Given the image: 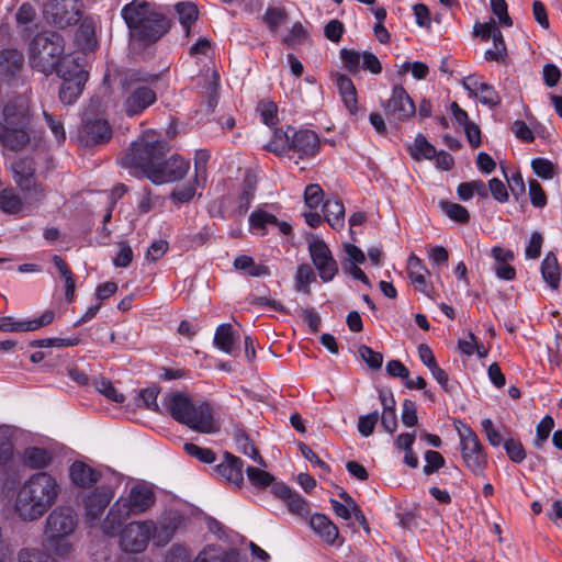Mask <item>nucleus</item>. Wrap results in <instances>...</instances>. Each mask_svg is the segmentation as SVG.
Segmentation results:
<instances>
[{
	"label": "nucleus",
	"mask_w": 562,
	"mask_h": 562,
	"mask_svg": "<svg viewBox=\"0 0 562 562\" xmlns=\"http://www.w3.org/2000/svg\"><path fill=\"white\" fill-rule=\"evenodd\" d=\"M165 150L166 144L162 140L142 136L132 143L124 160L127 166L143 172L144 176H154Z\"/></svg>",
	"instance_id": "6e6552de"
},
{
	"label": "nucleus",
	"mask_w": 562,
	"mask_h": 562,
	"mask_svg": "<svg viewBox=\"0 0 562 562\" xmlns=\"http://www.w3.org/2000/svg\"><path fill=\"white\" fill-rule=\"evenodd\" d=\"M324 192L318 184H310L305 188L304 200L310 209H316L323 201Z\"/></svg>",
	"instance_id": "69168bd1"
},
{
	"label": "nucleus",
	"mask_w": 562,
	"mask_h": 562,
	"mask_svg": "<svg viewBox=\"0 0 562 562\" xmlns=\"http://www.w3.org/2000/svg\"><path fill=\"white\" fill-rule=\"evenodd\" d=\"M63 79L59 89V100L66 105H70L80 97L89 75L83 67L75 59L64 60L58 68L57 74Z\"/></svg>",
	"instance_id": "9d476101"
},
{
	"label": "nucleus",
	"mask_w": 562,
	"mask_h": 562,
	"mask_svg": "<svg viewBox=\"0 0 562 562\" xmlns=\"http://www.w3.org/2000/svg\"><path fill=\"white\" fill-rule=\"evenodd\" d=\"M175 8L178 13L179 21L188 35L191 24H193L198 19V8L194 3L187 1L178 2Z\"/></svg>",
	"instance_id": "c9c22d12"
},
{
	"label": "nucleus",
	"mask_w": 562,
	"mask_h": 562,
	"mask_svg": "<svg viewBox=\"0 0 562 562\" xmlns=\"http://www.w3.org/2000/svg\"><path fill=\"white\" fill-rule=\"evenodd\" d=\"M155 503L153 491L143 484L133 485L125 496H121L110 507L100 528L106 536L117 535L122 524L131 516L146 512Z\"/></svg>",
	"instance_id": "39448f33"
},
{
	"label": "nucleus",
	"mask_w": 562,
	"mask_h": 562,
	"mask_svg": "<svg viewBox=\"0 0 562 562\" xmlns=\"http://www.w3.org/2000/svg\"><path fill=\"white\" fill-rule=\"evenodd\" d=\"M165 562H190V553L186 547L173 544L168 550Z\"/></svg>",
	"instance_id": "774afa93"
},
{
	"label": "nucleus",
	"mask_w": 562,
	"mask_h": 562,
	"mask_svg": "<svg viewBox=\"0 0 562 562\" xmlns=\"http://www.w3.org/2000/svg\"><path fill=\"white\" fill-rule=\"evenodd\" d=\"M315 273L312 267L307 263L300 265L295 273V288L299 292L304 294L311 293V283L315 281Z\"/></svg>",
	"instance_id": "58836bf2"
},
{
	"label": "nucleus",
	"mask_w": 562,
	"mask_h": 562,
	"mask_svg": "<svg viewBox=\"0 0 562 562\" xmlns=\"http://www.w3.org/2000/svg\"><path fill=\"white\" fill-rule=\"evenodd\" d=\"M340 58L348 71L357 72L361 67L363 52L360 53L353 49L342 48L340 49Z\"/></svg>",
	"instance_id": "603ef678"
},
{
	"label": "nucleus",
	"mask_w": 562,
	"mask_h": 562,
	"mask_svg": "<svg viewBox=\"0 0 562 562\" xmlns=\"http://www.w3.org/2000/svg\"><path fill=\"white\" fill-rule=\"evenodd\" d=\"M64 49V41L58 33H40L29 45L30 65L34 70L46 76L54 71L58 74V68L63 64L60 60Z\"/></svg>",
	"instance_id": "423d86ee"
},
{
	"label": "nucleus",
	"mask_w": 562,
	"mask_h": 562,
	"mask_svg": "<svg viewBox=\"0 0 562 562\" xmlns=\"http://www.w3.org/2000/svg\"><path fill=\"white\" fill-rule=\"evenodd\" d=\"M158 394L159 391L157 387H147L139 392V400L143 402L146 408L156 413H161V409L157 403Z\"/></svg>",
	"instance_id": "338daca9"
},
{
	"label": "nucleus",
	"mask_w": 562,
	"mask_h": 562,
	"mask_svg": "<svg viewBox=\"0 0 562 562\" xmlns=\"http://www.w3.org/2000/svg\"><path fill=\"white\" fill-rule=\"evenodd\" d=\"M462 460L474 475H483L487 465V454L473 429L467 425L457 427Z\"/></svg>",
	"instance_id": "1a4fd4ad"
},
{
	"label": "nucleus",
	"mask_w": 562,
	"mask_h": 562,
	"mask_svg": "<svg viewBox=\"0 0 562 562\" xmlns=\"http://www.w3.org/2000/svg\"><path fill=\"white\" fill-rule=\"evenodd\" d=\"M193 562H234V554L215 546L203 548Z\"/></svg>",
	"instance_id": "72a5a7b5"
},
{
	"label": "nucleus",
	"mask_w": 562,
	"mask_h": 562,
	"mask_svg": "<svg viewBox=\"0 0 562 562\" xmlns=\"http://www.w3.org/2000/svg\"><path fill=\"white\" fill-rule=\"evenodd\" d=\"M379 420V413L376 411L362 415L358 420V430L363 437H369L373 434L374 427Z\"/></svg>",
	"instance_id": "680f3d73"
},
{
	"label": "nucleus",
	"mask_w": 562,
	"mask_h": 562,
	"mask_svg": "<svg viewBox=\"0 0 562 562\" xmlns=\"http://www.w3.org/2000/svg\"><path fill=\"white\" fill-rule=\"evenodd\" d=\"M541 274L551 289L557 290L560 284V269L553 255H547L541 262Z\"/></svg>",
	"instance_id": "473e14b6"
},
{
	"label": "nucleus",
	"mask_w": 562,
	"mask_h": 562,
	"mask_svg": "<svg viewBox=\"0 0 562 562\" xmlns=\"http://www.w3.org/2000/svg\"><path fill=\"white\" fill-rule=\"evenodd\" d=\"M269 151H273L279 156H288L291 154V132L274 130L269 143L265 146Z\"/></svg>",
	"instance_id": "7c9ffc66"
},
{
	"label": "nucleus",
	"mask_w": 562,
	"mask_h": 562,
	"mask_svg": "<svg viewBox=\"0 0 562 562\" xmlns=\"http://www.w3.org/2000/svg\"><path fill=\"white\" fill-rule=\"evenodd\" d=\"M285 13L283 10L278 8H268L263 21L267 23L271 32L276 33L279 26L283 23Z\"/></svg>",
	"instance_id": "0e129e2a"
},
{
	"label": "nucleus",
	"mask_w": 562,
	"mask_h": 562,
	"mask_svg": "<svg viewBox=\"0 0 562 562\" xmlns=\"http://www.w3.org/2000/svg\"><path fill=\"white\" fill-rule=\"evenodd\" d=\"M54 318L55 313L52 310H47L42 315L31 319L16 321L8 316L0 319V330L9 333L33 331L49 325Z\"/></svg>",
	"instance_id": "6ab92c4d"
},
{
	"label": "nucleus",
	"mask_w": 562,
	"mask_h": 562,
	"mask_svg": "<svg viewBox=\"0 0 562 562\" xmlns=\"http://www.w3.org/2000/svg\"><path fill=\"white\" fill-rule=\"evenodd\" d=\"M235 441H236L238 451L243 452L245 456L249 457L255 462L265 465L262 458L260 457L257 448L250 441L248 436H246L241 431H238L235 436Z\"/></svg>",
	"instance_id": "a18cd8bd"
},
{
	"label": "nucleus",
	"mask_w": 562,
	"mask_h": 562,
	"mask_svg": "<svg viewBox=\"0 0 562 562\" xmlns=\"http://www.w3.org/2000/svg\"><path fill=\"white\" fill-rule=\"evenodd\" d=\"M271 224L277 225L278 220L274 215L265 211H255L249 216L250 229L259 231L261 235L265 234L266 227Z\"/></svg>",
	"instance_id": "c03bdc74"
},
{
	"label": "nucleus",
	"mask_w": 562,
	"mask_h": 562,
	"mask_svg": "<svg viewBox=\"0 0 562 562\" xmlns=\"http://www.w3.org/2000/svg\"><path fill=\"white\" fill-rule=\"evenodd\" d=\"M477 100L490 108H496L501 104V97L495 88L488 83H484L482 90L479 92V95H475Z\"/></svg>",
	"instance_id": "bf43d9fd"
},
{
	"label": "nucleus",
	"mask_w": 562,
	"mask_h": 562,
	"mask_svg": "<svg viewBox=\"0 0 562 562\" xmlns=\"http://www.w3.org/2000/svg\"><path fill=\"white\" fill-rule=\"evenodd\" d=\"M16 562H56L48 552L35 547H23L16 552Z\"/></svg>",
	"instance_id": "e433bc0d"
},
{
	"label": "nucleus",
	"mask_w": 562,
	"mask_h": 562,
	"mask_svg": "<svg viewBox=\"0 0 562 562\" xmlns=\"http://www.w3.org/2000/svg\"><path fill=\"white\" fill-rule=\"evenodd\" d=\"M236 336L231 324H221L214 334V345L221 351L233 355L235 351Z\"/></svg>",
	"instance_id": "c85d7f7f"
},
{
	"label": "nucleus",
	"mask_w": 562,
	"mask_h": 562,
	"mask_svg": "<svg viewBox=\"0 0 562 562\" xmlns=\"http://www.w3.org/2000/svg\"><path fill=\"white\" fill-rule=\"evenodd\" d=\"M426 464L423 468L425 475H430L441 469L446 461L445 458L435 450H427L425 452Z\"/></svg>",
	"instance_id": "4d7b16f0"
},
{
	"label": "nucleus",
	"mask_w": 562,
	"mask_h": 562,
	"mask_svg": "<svg viewBox=\"0 0 562 562\" xmlns=\"http://www.w3.org/2000/svg\"><path fill=\"white\" fill-rule=\"evenodd\" d=\"M493 47L485 52V59L491 61H503L507 56V49L501 31H496V35L492 37Z\"/></svg>",
	"instance_id": "49530a36"
},
{
	"label": "nucleus",
	"mask_w": 562,
	"mask_h": 562,
	"mask_svg": "<svg viewBox=\"0 0 562 562\" xmlns=\"http://www.w3.org/2000/svg\"><path fill=\"white\" fill-rule=\"evenodd\" d=\"M286 507L293 515L305 517L310 513L307 502L297 493H293L286 501Z\"/></svg>",
	"instance_id": "6e6d98bb"
},
{
	"label": "nucleus",
	"mask_w": 562,
	"mask_h": 562,
	"mask_svg": "<svg viewBox=\"0 0 562 562\" xmlns=\"http://www.w3.org/2000/svg\"><path fill=\"white\" fill-rule=\"evenodd\" d=\"M554 426V420L551 416H544L537 425V435L535 439V446L541 448L542 445L549 438V435Z\"/></svg>",
	"instance_id": "052dcab7"
},
{
	"label": "nucleus",
	"mask_w": 562,
	"mask_h": 562,
	"mask_svg": "<svg viewBox=\"0 0 562 562\" xmlns=\"http://www.w3.org/2000/svg\"><path fill=\"white\" fill-rule=\"evenodd\" d=\"M193 400L184 393L173 392L168 393L162 398V406L167 414L180 424L189 422V409Z\"/></svg>",
	"instance_id": "aec40b11"
},
{
	"label": "nucleus",
	"mask_w": 562,
	"mask_h": 562,
	"mask_svg": "<svg viewBox=\"0 0 562 562\" xmlns=\"http://www.w3.org/2000/svg\"><path fill=\"white\" fill-rule=\"evenodd\" d=\"M407 273L415 289L428 295L429 291L426 279L429 276V271L422 259L411 255L407 260Z\"/></svg>",
	"instance_id": "5701e85b"
},
{
	"label": "nucleus",
	"mask_w": 562,
	"mask_h": 562,
	"mask_svg": "<svg viewBox=\"0 0 562 562\" xmlns=\"http://www.w3.org/2000/svg\"><path fill=\"white\" fill-rule=\"evenodd\" d=\"M411 155L416 158L432 159L436 155V148L422 134H418L412 146H409Z\"/></svg>",
	"instance_id": "a19ab883"
},
{
	"label": "nucleus",
	"mask_w": 562,
	"mask_h": 562,
	"mask_svg": "<svg viewBox=\"0 0 562 562\" xmlns=\"http://www.w3.org/2000/svg\"><path fill=\"white\" fill-rule=\"evenodd\" d=\"M43 116L47 127L49 128L55 142L61 145L66 140V130L60 116H56L47 111H43Z\"/></svg>",
	"instance_id": "79ce46f5"
},
{
	"label": "nucleus",
	"mask_w": 562,
	"mask_h": 562,
	"mask_svg": "<svg viewBox=\"0 0 562 562\" xmlns=\"http://www.w3.org/2000/svg\"><path fill=\"white\" fill-rule=\"evenodd\" d=\"M216 473L236 487L244 483L243 461L229 452L224 453L223 461L215 467Z\"/></svg>",
	"instance_id": "412c9836"
},
{
	"label": "nucleus",
	"mask_w": 562,
	"mask_h": 562,
	"mask_svg": "<svg viewBox=\"0 0 562 562\" xmlns=\"http://www.w3.org/2000/svg\"><path fill=\"white\" fill-rule=\"evenodd\" d=\"M94 387L95 390L104 395L108 400L115 402V403H123L125 400V396L123 393L119 392L111 381L104 378H99L94 380Z\"/></svg>",
	"instance_id": "de8ad7c7"
},
{
	"label": "nucleus",
	"mask_w": 562,
	"mask_h": 562,
	"mask_svg": "<svg viewBox=\"0 0 562 562\" xmlns=\"http://www.w3.org/2000/svg\"><path fill=\"white\" fill-rule=\"evenodd\" d=\"M121 15L126 23L131 38L149 44L168 31V22L155 5L146 0H133L125 4Z\"/></svg>",
	"instance_id": "7ed1b4c3"
},
{
	"label": "nucleus",
	"mask_w": 562,
	"mask_h": 562,
	"mask_svg": "<svg viewBox=\"0 0 562 562\" xmlns=\"http://www.w3.org/2000/svg\"><path fill=\"white\" fill-rule=\"evenodd\" d=\"M71 482L79 487L89 488L97 484L101 477L98 470L92 469L88 464L76 461L69 469Z\"/></svg>",
	"instance_id": "4be33fe9"
},
{
	"label": "nucleus",
	"mask_w": 562,
	"mask_h": 562,
	"mask_svg": "<svg viewBox=\"0 0 562 562\" xmlns=\"http://www.w3.org/2000/svg\"><path fill=\"white\" fill-rule=\"evenodd\" d=\"M289 132H291V154L289 159H294L295 156L297 158L313 157L318 153L321 143L318 135L314 131H296L289 126Z\"/></svg>",
	"instance_id": "f3484780"
},
{
	"label": "nucleus",
	"mask_w": 562,
	"mask_h": 562,
	"mask_svg": "<svg viewBox=\"0 0 562 562\" xmlns=\"http://www.w3.org/2000/svg\"><path fill=\"white\" fill-rule=\"evenodd\" d=\"M14 429L7 425L0 426V465L7 464L14 454Z\"/></svg>",
	"instance_id": "2f4dec72"
},
{
	"label": "nucleus",
	"mask_w": 562,
	"mask_h": 562,
	"mask_svg": "<svg viewBox=\"0 0 562 562\" xmlns=\"http://www.w3.org/2000/svg\"><path fill=\"white\" fill-rule=\"evenodd\" d=\"M530 166L536 176H557L559 173L558 167L547 158H535Z\"/></svg>",
	"instance_id": "13d9d810"
},
{
	"label": "nucleus",
	"mask_w": 562,
	"mask_h": 562,
	"mask_svg": "<svg viewBox=\"0 0 562 562\" xmlns=\"http://www.w3.org/2000/svg\"><path fill=\"white\" fill-rule=\"evenodd\" d=\"M189 170V160L179 155H172L166 160L160 159L154 176H187Z\"/></svg>",
	"instance_id": "393cba45"
},
{
	"label": "nucleus",
	"mask_w": 562,
	"mask_h": 562,
	"mask_svg": "<svg viewBox=\"0 0 562 562\" xmlns=\"http://www.w3.org/2000/svg\"><path fill=\"white\" fill-rule=\"evenodd\" d=\"M384 111L390 121L401 122L412 116L415 104L402 86H394L391 98L384 104Z\"/></svg>",
	"instance_id": "dca6fc26"
},
{
	"label": "nucleus",
	"mask_w": 562,
	"mask_h": 562,
	"mask_svg": "<svg viewBox=\"0 0 562 562\" xmlns=\"http://www.w3.org/2000/svg\"><path fill=\"white\" fill-rule=\"evenodd\" d=\"M78 527V516L69 506H57L44 522V541L49 551L59 558L68 557L75 549L72 537Z\"/></svg>",
	"instance_id": "20e7f679"
},
{
	"label": "nucleus",
	"mask_w": 562,
	"mask_h": 562,
	"mask_svg": "<svg viewBox=\"0 0 562 562\" xmlns=\"http://www.w3.org/2000/svg\"><path fill=\"white\" fill-rule=\"evenodd\" d=\"M192 178L187 183L177 184L171 193L175 203L189 202L195 194V180Z\"/></svg>",
	"instance_id": "8fccbe9b"
},
{
	"label": "nucleus",
	"mask_w": 562,
	"mask_h": 562,
	"mask_svg": "<svg viewBox=\"0 0 562 562\" xmlns=\"http://www.w3.org/2000/svg\"><path fill=\"white\" fill-rule=\"evenodd\" d=\"M0 81L20 91L9 98L3 108V121L0 123V142L10 149L19 150L30 142V87L24 76V56L15 48L0 50Z\"/></svg>",
	"instance_id": "f257e3e1"
},
{
	"label": "nucleus",
	"mask_w": 562,
	"mask_h": 562,
	"mask_svg": "<svg viewBox=\"0 0 562 562\" xmlns=\"http://www.w3.org/2000/svg\"><path fill=\"white\" fill-rule=\"evenodd\" d=\"M439 206L443 214L454 222L468 223L470 220V213L468 210L458 203L441 200L439 202Z\"/></svg>",
	"instance_id": "4c0bfd02"
},
{
	"label": "nucleus",
	"mask_w": 562,
	"mask_h": 562,
	"mask_svg": "<svg viewBox=\"0 0 562 562\" xmlns=\"http://www.w3.org/2000/svg\"><path fill=\"white\" fill-rule=\"evenodd\" d=\"M43 13L46 20L58 27L76 24L80 20V0H50L45 3Z\"/></svg>",
	"instance_id": "f8f14e48"
},
{
	"label": "nucleus",
	"mask_w": 562,
	"mask_h": 562,
	"mask_svg": "<svg viewBox=\"0 0 562 562\" xmlns=\"http://www.w3.org/2000/svg\"><path fill=\"white\" fill-rule=\"evenodd\" d=\"M340 497L345 501V504H341L336 499L330 501L335 514L345 520H349L353 515L358 521H364V516L352 498L345 492L340 494Z\"/></svg>",
	"instance_id": "bb28decb"
},
{
	"label": "nucleus",
	"mask_w": 562,
	"mask_h": 562,
	"mask_svg": "<svg viewBox=\"0 0 562 562\" xmlns=\"http://www.w3.org/2000/svg\"><path fill=\"white\" fill-rule=\"evenodd\" d=\"M189 422L183 425L201 434H214L218 430L217 423L214 419L212 408L207 402L193 401L189 409Z\"/></svg>",
	"instance_id": "4468645a"
},
{
	"label": "nucleus",
	"mask_w": 562,
	"mask_h": 562,
	"mask_svg": "<svg viewBox=\"0 0 562 562\" xmlns=\"http://www.w3.org/2000/svg\"><path fill=\"white\" fill-rule=\"evenodd\" d=\"M156 100V92L144 83H131L124 89V110L130 117L139 115Z\"/></svg>",
	"instance_id": "ddd939ff"
},
{
	"label": "nucleus",
	"mask_w": 562,
	"mask_h": 562,
	"mask_svg": "<svg viewBox=\"0 0 562 562\" xmlns=\"http://www.w3.org/2000/svg\"><path fill=\"white\" fill-rule=\"evenodd\" d=\"M457 194L463 202L471 200L475 194L486 196V190L481 181L462 182L457 188Z\"/></svg>",
	"instance_id": "37998d69"
},
{
	"label": "nucleus",
	"mask_w": 562,
	"mask_h": 562,
	"mask_svg": "<svg viewBox=\"0 0 562 562\" xmlns=\"http://www.w3.org/2000/svg\"><path fill=\"white\" fill-rule=\"evenodd\" d=\"M325 220L334 229H341L345 225V207L337 199H327L323 206Z\"/></svg>",
	"instance_id": "a878e982"
},
{
	"label": "nucleus",
	"mask_w": 562,
	"mask_h": 562,
	"mask_svg": "<svg viewBox=\"0 0 562 562\" xmlns=\"http://www.w3.org/2000/svg\"><path fill=\"white\" fill-rule=\"evenodd\" d=\"M508 458L515 463H521L526 458L522 443L519 440L509 438L503 442Z\"/></svg>",
	"instance_id": "864d4df0"
},
{
	"label": "nucleus",
	"mask_w": 562,
	"mask_h": 562,
	"mask_svg": "<svg viewBox=\"0 0 562 562\" xmlns=\"http://www.w3.org/2000/svg\"><path fill=\"white\" fill-rule=\"evenodd\" d=\"M172 536L173 529L168 527L157 529L151 520L132 521L120 532V547L125 552L139 553L147 548L150 539L157 546H165Z\"/></svg>",
	"instance_id": "0eeeda50"
},
{
	"label": "nucleus",
	"mask_w": 562,
	"mask_h": 562,
	"mask_svg": "<svg viewBox=\"0 0 562 562\" xmlns=\"http://www.w3.org/2000/svg\"><path fill=\"white\" fill-rule=\"evenodd\" d=\"M112 137V128L104 119H85L78 133V142L82 146L91 147L106 143Z\"/></svg>",
	"instance_id": "2eb2a0df"
},
{
	"label": "nucleus",
	"mask_w": 562,
	"mask_h": 562,
	"mask_svg": "<svg viewBox=\"0 0 562 562\" xmlns=\"http://www.w3.org/2000/svg\"><path fill=\"white\" fill-rule=\"evenodd\" d=\"M233 266L236 270L244 271L249 277L260 278L270 274L267 266L255 262L254 258L247 255L237 256Z\"/></svg>",
	"instance_id": "cd10ccee"
},
{
	"label": "nucleus",
	"mask_w": 562,
	"mask_h": 562,
	"mask_svg": "<svg viewBox=\"0 0 562 562\" xmlns=\"http://www.w3.org/2000/svg\"><path fill=\"white\" fill-rule=\"evenodd\" d=\"M7 164L13 176H35L37 172L35 162L31 157L13 156L8 158Z\"/></svg>",
	"instance_id": "f704fd0d"
},
{
	"label": "nucleus",
	"mask_w": 562,
	"mask_h": 562,
	"mask_svg": "<svg viewBox=\"0 0 562 562\" xmlns=\"http://www.w3.org/2000/svg\"><path fill=\"white\" fill-rule=\"evenodd\" d=\"M310 526L326 543L334 544L339 536L336 525L323 514L312 515Z\"/></svg>",
	"instance_id": "b1692460"
},
{
	"label": "nucleus",
	"mask_w": 562,
	"mask_h": 562,
	"mask_svg": "<svg viewBox=\"0 0 562 562\" xmlns=\"http://www.w3.org/2000/svg\"><path fill=\"white\" fill-rule=\"evenodd\" d=\"M36 19V11L30 3H23L15 13L16 23L25 31L31 30Z\"/></svg>",
	"instance_id": "3c124183"
},
{
	"label": "nucleus",
	"mask_w": 562,
	"mask_h": 562,
	"mask_svg": "<svg viewBox=\"0 0 562 562\" xmlns=\"http://www.w3.org/2000/svg\"><path fill=\"white\" fill-rule=\"evenodd\" d=\"M183 449L189 456L204 463H213L216 459L215 453L210 448H202L194 443L187 442Z\"/></svg>",
	"instance_id": "5fc2aeb1"
},
{
	"label": "nucleus",
	"mask_w": 562,
	"mask_h": 562,
	"mask_svg": "<svg viewBox=\"0 0 562 562\" xmlns=\"http://www.w3.org/2000/svg\"><path fill=\"white\" fill-rule=\"evenodd\" d=\"M308 254L316 268L319 278L324 282L331 281L338 273V263L335 260L328 245L318 236L307 238Z\"/></svg>",
	"instance_id": "9b49d317"
},
{
	"label": "nucleus",
	"mask_w": 562,
	"mask_h": 562,
	"mask_svg": "<svg viewBox=\"0 0 562 562\" xmlns=\"http://www.w3.org/2000/svg\"><path fill=\"white\" fill-rule=\"evenodd\" d=\"M249 482L257 488H266L272 484L274 477L265 470L255 467L246 469Z\"/></svg>",
	"instance_id": "09e8293b"
},
{
	"label": "nucleus",
	"mask_w": 562,
	"mask_h": 562,
	"mask_svg": "<svg viewBox=\"0 0 562 562\" xmlns=\"http://www.w3.org/2000/svg\"><path fill=\"white\" fill-rule=\"evenodd\" d=\"M60 486L48 472H37L26 479L18 488L13 510L23 522L41 519L56 503Z\"/></svg>",
	"instance_id": "f03ea898"
},
{
	"label": "nucleus",
	"mask_w": 562,
	"mask_h": 562,
	"mask_svg": "<svg viewBox=\"0 0 562 562\" xmlns=\"http://www.w3.org/2000/svg\"><path fill=\"white\" fill-rule=\"evenodd\" d=\"M459 349L467 356L476 353L479 358H485L488 355V349L477 340L473 333H469L464 339L459 341Z\"/></svg>",
	"instance_id": "ea45409f"
},
{
	"label": "nucleus",
	"mask_w": 562,
	"mask_h": 562,
	"mask_svg": "<svg viewBox=\"0 0 562 562\" xmlns=\"http://www.w3.org/2000/svg\"><path fill=\"white\" fill-rule=\"evenodd\" d=\"M23 462L31 469H44L52 462V453L43 448L30 447L23 452Z\"/></svg>",
	"instance_id": "c756f323"
},
{
	"label": "nucleus",
	"mask_w": 562,
	"mask_h": 562,
	"mask_svg": "<svg viewBox=\"0 0 562 562\" xmlns=\"http://www.w3.org/2000/svg\"><path fill=\"white\" fill-rule=\"evenodd\" d=\"M113 495L110 486H99L83 498L85 513L91 526L99 521L101 515L111 503Z\"/></svg>",
	"instance_id": "a211bd4d"
},
{
	"label": "nucleus",
	"mask_w": 562,
	"mask_h": 562,
	"mask_svg": "<svg viewBox=\"0 0 562 562\" xmlns=\"http://www.w3.org/2000/svg\"><path fill=\"white\" fill-rule=\"evenodd\" d=\"M359 356L362 360L372 369H379L383 362V356L374 351L372 348L368 346H360L358 349Z\"/></svg>",
	"instance_id": "e2e57ef3"
}]
</instances>
